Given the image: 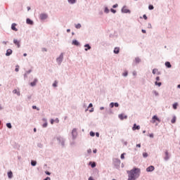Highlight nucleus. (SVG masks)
Masks as SVG:
<instances>
[{
    "label": "nucleus",
    "instance_id": "nucleus-61",
    "mask_svg": "<svg viewBox=\"0 0 180 180\" xmlns=\"http://www.w3.org/2000/svg\"><path fill=\"white\" fill-rule=\"evenodd\" d=\"M142 33L146 34L147 33V31L146 30H141Z\"/></svg>",
    "mask_w": 180,
    "mask_h": 180
},
{
    "label": "nucleus",
    "instance_id": "nucleus-60",
    "mask_svg": "<svg viewBox=\"0 0 180 180\" xmlns=\"http://www.w3.org/2000/svg\"><path fill=\"white\" fill-rule=\"evenodd\" d=\"M149 137L153 139L154 137V134H150Z\"/></svg>",
    "mask_w": 180,
    "mask_h": 180
},
{
    "label": "nucleus",
    "instance_id": "nucleus-13",
    "mask_svg": "<svg viewBox=\"0 0 180 180\" xmlns=\"http://www.w3.org/2000/svg\"><path fill=\"white\" fill-rule=\"evenodd\" d=\"M26 23L27 25H30L31 26H33L34 25V22L30 18H27L26 19Z\"/></svg>",
    "mask_w": 180,
    "mask_h": 180
},
{
    "label": "nucleus",
    "instance_id": "nucleus-32",
    "mask_svg": "<svg viewBox=\"0 0 180 180\" xmlns=\"http://www.w3.org/2000/svg\"><path fill=\"white\" fill-rule=\"evenodd\" d=\"M13 93L16 94L18 95V96H20V91H18V90H16V89H14L13 91Z\"/></svg>",
    "mask_w": 180,
    "mask_h": 180
},
{
    "label": "nucleus",
    "instance_id": "nucleus-28",
    "mask_svg": "<svg viewBox=\"0 0 180 180\" xmlns=\"http://www.w3.org/2000/svg\"><path fill=\"white\" fill-rule=\"evenodd\" d=\"M32 167H36L37 165V162L36 160H31Z\"/></svg>",
    "mask_w": 180,
    "mask_h": 180
},
{
    "label": "nucleus",
    "instance_id": "nucleus-51",
    "mask_svg": "<svg viewBox=\"0 0 180 180\" xmlns=\"http://www.w3.org/2000/svg\"><path fill=\"white\" fill-rule=\"evenodd\" d=\"M45 174H46V175H49V176L51 175V173L49 171H46Z\"/></svg>",
    "mask_w": 180,
    "mask_h": 180
},
{
    "label": "nucleus",
    "instance_id": "nucleus-31",
    "mask_svg": "<svg viewBox=\"0 0 180 180\" xmlns=\"http://www.w3.org/2000/svg\"><path fill=\"white\" fill-rule=\"evenodd\" d=\"M155 85H156V86H161L162 83L161 82H155Z\"/></svg>",
    "mask_w": 180,
    "mask_h": 180
},
{
    "label": "nucleus",
    "instance_id": "nucleus-19",
    "mask_svg": "<svg viewBox=\"0 0 180 180\" xmlns=\"http://www.w3.org/2000/svg\"><path fill=\"white\" fill-rule=\"evenodd\" d=\"M38 81H39V80L37 79V78H35V79L33 80V82H32L30 83V86H36V85H37Z\"/></svg>",
    "mask_w": 180,
    "mask_h": 180
},
{
    "label": "nucleus",
    "instance_id": "nucleus-64",
    "mask_svg": "<svg viewBox=\"0 0 180 180\" xmlns=\"http://www.w3.org/2000/svg\"><path fill=\"white\" fill-rule=\"evenodd\" d=\"M96 137H99V132H96Z\"/></svg>",
    "mask_w": 180,
    "mask_h": 180
},
{
    "label": "nucleus",
    "instance_id": "nucleus-22",
    "mask_svg": "<svg viewBox=\"0 0 180 180\" xmlns=\"http://www.w3.org/2000/svg\"><path fill=\"white\" fill-rule=\"evenodd\" d=\"M132 130H140V125H137L136 124H134Z\"/></svg>",
    "mask_w": 180,
    "mask_h": 180
},
{
    "label": "nucleus",
    "instance_id": "nucleus-54",
    "mask_svg": "<svg viewBox=\"0 0 180 180\" xmlns=\"http://www.w3.org/2000/svg\"><path fill=\"white\" fill-rule=\"evenodd\" d=\"M143 19H144L145 20H147V19H148L147 15H146V14H144V15H143Z\"/></svg>",
    "mask_w": 180,
    "mask_h": 180
},
{
    "label": "nucleus",
    "instance_id": "nucleus-47",
    "mask_svg": "<svg viewBox=\"0 0 180 180\" xmlns=\"http://www.w3.org/2000/svg\"><path fill=\"white\" fill-rule=\"evenodd\" d=\"M32 109H36L37 110H40V108H37L36 105H32Z\"/></svg>",
    "mask_w": 180,
    "mask_h": 180
},
{
    "label": "nucleus",
    "instance_id": "nucleus-48",
    "mask_svg": "<svg viewBox=\"0 0 180 180\" xmlns=\"http://www.w3.org/2000/svg\"><path fill=\"white\" fill-rule=\"evenodd\" d=\"M118 6H119V4H114V5L112 6V8H113V9H116V8H117Z\"/></svg>",
    "mask_w": 180,
    "mask_h": 180
},
{
    "label": "nucleus",
    "instance_id": "nucleus-63",
    "mask_svg": "<svg viewBox=\"0 0 180 180\" xmlns=\"http://www.w3.org/2000/svg\"><path fill=\"white\" fill-rule=\"evenodd\" d=\"M89 112H90V113H92V112H94V108H91L89 110Z\"/></svg>",
    "mask_w": 180,
    "mask_h": 180
},
{
    "label": "nucleus",
    "instance_id": "nucleus-34",
    "mask_svg": "<svg viewBox=\"0 0 180 180\" xmlns=\"http://www.w3.org/2000/svg\"><path fill=\"white\" fill-rule=\"evenodd\" d=\"M152 92H153V94L155 96H160V94L158 93L157 91L153 90Z\"/></svg>",
    "mask_w": 180,
    "mask_h": 180
},
{
    "label": "nucleus",
    "instance_id": "nucleus-56",
    "mask_svg": "<svg viewBox=\"0 0 180 180\" xmlns=\"http://www.w3.org/2000/svg\"><path fill=\"white\" fill-rule=\"evenodd\" d=\"M30 99H32V95L27 96V100L30 101Z\"/></svg>",
    "mask_w": 180,
    "mask_h": 180
},
{
    "label": "nucleus",
    "instance_id": "nucleus-2",
    "mask_svg": "<svg viewBox=\"0 0 180 180\" xmlns=\"http://www.w3.org/2000/svg\"><path fill=\"white\" fill-rule=\"evenodd\" d=\"M63 60H64V53H61L59 57L56 58V63H58V65H61V63H63Z\"/></svg>",
    "mask_w": 180,
    "mask_h": 180
},
{
    "label": "nucleus",
    "instance_id": "nucleus-41",
    "mask_svg": "<svg viewBox=\"0 0 180 180\" xmlns=\"http://www.w3.org/2000/svg\"><path fill=\"white\" fill-rule=\"evenodd\" d=\"M143 158H147V157H148V153H143Z\"/></svg>",
    "mask_w": 180,
    "mask_h": 180
},
{
    "label": "nucleus",
    "instance_id": "nucleus-25",
    "mask_svg": "<svg viewBox=\"0 0 180 180\" xmlns=\"http://www.w3.org/2000/svg\"><path fill=\"white\" fill-rule=\"evenodd\" d=\"M134 63H136V64H140V63H141V59H140L139 57H136L135 58Z\"/></svg>",
    "mask_w": 180,
    "mask_h": 180
},
{
    "label": "nucleus",
    "instance_id": "nucleus-45",
    "mask_svg": "<svg viewBox=\"0 0 180 180\" xmlns=\"http://www.w3.org/2000/svg\"><path fill=\"white\" fill-rule=\"evenodd\" d=\"M124 155H126L125 153L121 154V156H120L121 160H124Z\"/></svg>",
    "mask_w": 180,
    "mask_h": 180
},
{
    "label": "nucleus",
    "instance_id": "nucleus-16",
    "mask_svg": "<svg viewBox=\"0 0 180 180\" xmlns=\"http://www.w3.org/2000/svg\"><path fill=\"white\" fill-rule=\"evenodd\" d=\"M16 26H18L17 23H13L11 25V30H13L14 32H18V28H16Z\"/></svg>",
    "mask_w": 180,
    "mask_h": 180
},
{
    "label": "nucleus",
    "instance_id": "nucleus-53",
    "mask_svg": "<svg viewBox=\"0 0 180 180\" xmlns=\"http://www.w3.org/2000/svg\"><path fill=\"white\" fill-rule=\"evenodd\" d=\"M30 72H32V70H29L25 72V73H27V75H29V74H30Z\"/></svg>",
    "mask_w": 180,
    "mask_h": 180
},
{
    "label": "nucleus",
    "instance_id": "nucleus-1",
    "mask_svg": "<svg viewBox=\"0 0 180 180\" xmlns=\"http://www.w3.org/2000/svg\"><path fill=\"white\" fill-rule=\"evenodd\" d=\"M128 179L127 180H136L138 178H140V174H141V169L138 167H133L132 169L128 170Z\"/></svg>",
    "mask_w": 180,
    "mask_h": 180
},
{
    "label": "nucleus",
    "instance_id": "nucleus-29",
    "mask_svg": "<svg viewBox=\"0 0 180 180\" xmlns=\"http://www.w3.org/2000/svg\"><path fill=\"white\" fill-rule=\"evenodd\" d=\"M68 2L70 4V5H74V4H77V0H68Z\"/></svg>",
    "mask_w": 180,
    "mask_h": 180
},
{
    "label": "nucleus",
    "instance_id": "nucleus-4",
    "mask_svg": "<svg viewBox=\"0 0 180 180\" xmlns=\"http://www.w3.org/2000/svg\"><path fill=\"white\" fill-rule=\"evenodd\" d=\"M57 141H58L59 144H61L62 147L65 146V140L63 137H57Z\"/></svg>",
    "mask_w": 180,
    "mask_h": 180
},
{
    "label": "nucleus",
    "instance_id": "nucleus-52",
    "mask_svg": "<svg viewBox=\"0 0 180 180\" xmlns=\"http://www.w3.org/2000/svg\"><path fill=\"white\" fill-rule=\"evenodd\" d=\"M92 153V150L91 149H88L87 150V154H91Z\"/></svg>",
    "mask_w": 180,
    "mask_h": 180
},
{
    "label": "nucleus",
    "instance_id": "nucleus-44",
    "mask_svg": "<svg viewBox=\"0 0 180 180\" xmlns=\"http://www.w3.org/2000/svg\"><path fill=\"white\" fill-rule=\"evenodd\" d=\"M123 77H127V75H129V72L125 71L123 74H122Z\"/></svg>",
    "mask_w": 180,
    "mask_h": 180
},
{
    "label": "nucleus",
    "instance_id": "nucleus-6",
    "mask_svg": "<svg viewBox=\"0 0 180 180\" xmlns=\"http://www.w3.org/2000/svg\"><path fill=\"white\" fill-rule=\"evenodd\" d=\"M78 136V132H77V129L74 128L72 130V140H75L77 139V136Z\"/></svg>",
    "mask_w": 180,
    "mask_h": 180
},
{
    "label": "nucleus",
    "instance_id": "nucleus-57",
    "mask_svg": "<svg viewBox=\"0 0 180 180\" xmlns=\"http://www.w3.org/2000/svg\"><path fill=\"white\" fill-rule=\"evenodd\" d=\"M156 82H158L160 81V76L155 77Z\"/></svg>",
    "mask_w": 180,
    "mask_h": 180
},
{
    "label": "nucleus",
    "instance_id": "nucleus-24",
    "mask_svg": "<svg viewBox=\"0 0 180 180\" xmlns=\"http://www.w3.org/2000/svg\"><path fill=\"white\" fill-rule=\"evenodd\" d=\"M89 165H90L92 168H95L96 167V162H89Z\"/></svg>",
    "mask_w": 180,
    "mask_h": 180
},
{
    "label": "nucleus",
    "instance_id": "nucleus-35",
    "mask_svg": "<svg viewBox=\"0 0 180 180\" xmlns=\"http://www.w3.org/2000/svg\"><path fill=\"white\" fill-rule=\"evenodd\" d=\"M6 127H8V129H12V124L11 122L6 123Z\"/></svg>",
    "mask_w": 180,
    "mask_h": 180
},
{
    "label": "nucleus",
    "instance_id": "nucleus-50",
    "mask_svg": "<svg viewBox=\"0 0 180 180\" xmlns=\"http://www.w3.org/2000/svg\"><path fill=\"white\" fill-rule=\"evenodd\" d=\"M110 12H112V13H116V10L114 8H110Z\"/></svg>",
    "mask_w": 180,
    "mask_h": 180
},
{
    "label": "nucleus",
    "instance_id": "nucleus-58",
    "mask_svg": "<svg viewBox=\"0 0 180 180\" xmlns=\"http://www.w3.org/2000/svg\"><path fill=\"white\" fill-rule=\"evenodd\" d=\"M43 180H51V179L49 176L46 177Z\"/></svg>",
    "mask_w": 180,
    "mask_h": 180
},
{
    "label": "nucleus",
    "instance_id": "nucleus-42",
    "mask_svg": "<svg viewBox=\"0 0 180 180\" xmlns=\"http://www.w3.org/2000/svg\"><path fill=\"white\" fill-rule=\"evenodd\" d=\"M15 72H19V65H17L15 66Z\"/></svg>",
    "mask_w": 180,
    "mask_h": 180
},
{
    "label": "nucleus",
    "instance_id": "nucleus-7",
    "mask_svg": "<svg viewBox=\"0 0 180 180\" xmlns=\"http://www.w3.org/2000/svg\"><path fill=\"white\" fill-rule=\"evenodd\" d=\"M151 123H155V122H158L159 123L161 122V120L159 119L158 116L157 115H153L152 117V120L150 121Z\"/></svg>",
    "mask_w": 180,
    "mask_h": 180
},
{
    "label": "nucleus",
    "instance_id": "nucleus-8",
    "mask_svg": "<svg viewBox=\"0 0 180 180\" xmlns=\"http://www.w3.org/2000/svg\"><path fill=\"white\" fill-rule=\"evenodd\" d=\"M49 18V15L46 13H41L39 16V19L41 20H46Z\"/></svg>",
    "mask_w": 180,
    "mask_h": 180
},
{
    "label": "nucleus",
    "instance_id": "nucleus-33",
    "mask_svg": "<svg viewBox=\"0 0 180 180\" xmlns=\"http://www.w3.org/2000/svg\"><path fill=\"white\" fill-rule=\"evenodd\" d=\"M58 82H57V80H56L53 83V84H52V86H53L54 88H57V86H58Z\"/></svg>",
    "mask_w": 180,
    "mask_h": 180
},
{
    "label": "nucleus",
    "instance_id": "nucleus-62",
    "mask_svg": "<svg viewBox=\"0 0 180 180\" xmlns=\"http://www.w3.org/2000/svg\"><path fill=\"white\" fill-rule=\"evenodd\" d=\"M54 122H55V121H54V119H51V124H53L54 123Z\"/></svg>",
    "mask_w": 180,
    "mask_h": 180
},
{
    "label": "nucleus",
    "instance_id": "nucleus-26",
    "mask_svg": "<svg viewBox=\"0 0 180 180\" xmlns=\"http://www.w3.org/2000/svg\"><path fill=\"white\" fill-rule=\"evenodd\" d=\"M171 123H172V124H174V123H176V116L173 115V118L171 120Z\"/></svg>",
    "mask_w": 180,
    "mask_h": 180
},
{
    "label": "nucleus",
    "instance_id": "nucleus-36",
    "mask_svg": "<svg viewBox=\"0 0 180 180\" xmlns=\"http://www.w3.org/2000/svg\"><path fill=\"white\" fill-rule=\"evenodd\" d=\"M148 9L149 11H153V9H154V6L153 4H150L148 6Z\"/></svg>",
    "mask_w": 180,
    "mask_h": 180
},
{
    "label": "nucleus",
    "instance_id": "nucleus-9",
    "mask_svg": "<svg viewBox=\"0 0 180 180\" xmlns=\"http://www.w3.org/2000/svg\"><path fill=\"white\" fill-rule=\"evenodd\" d=\"M118 117L120 120H124L127 119V115H124V113H121L118 115Z\"/></svg>",
    "mask_w": 180,
    "mask_h": 180
},
{
    "label": "nucleus",
    "instance_id": "nucleus-43",
    "mask_svg": "<svg viewBox=\"0 0 180 180\" xmlns=\"http://www.w3.org/2000/svg\"><path fill=\"white\" fill-rule=\"evenodd\" d=\"M157 71H158V69H157V68L153 69L152 71V74H153L155 75V74H156Z\"/></svg>",
    "mask_w": 180,
    "mask_h": 180
},
{
    "label": "nucleus",
    "instance_id": "nucleus-39",
    "mask_svg": "<svg viewBox=\"0 0 180 180\" xmlns=\"http://www.w3.org/2000/svg\"><path fill=\"white\" fill-rule=\"evenodd\" d=\"M92 106H94V105L92 104V103H90L89 104L88 108L85 110V111L86 112L88 110V109H89V108H92Z\"/></svg>",
    "mask_w": 180,
    "mask_h": 180
},
{
    "label": "nucleus",
    "instance_id": "nucleus-37",
    "mask_svg": "<svg viewBox=\"0 0 180 180\" xmlns=\"http://www.w3.org/2000/svg\"><path fill=\"white\" fill-rule=\"evenodd\" d=\"M104 12L105 13H109L110 12L109 8L108 7H105Z\"/></svg>",
    "mask_w": 180,
    "mask_h": 180
},
{
    "label": "nucleus",
    "instance_id": "nucleus-11",
    "mask_svg": "<svg viewBox=\"0 0 180 180\" xmlns=\"http://www.w3.org/2000/svg\"><path fill=\"white\" fill-rule=\"evenodd\" d=\"M155 169V167L153 165L149 166L146 168V172H153Z\"/></svg>",
    "mask_w": 180,
    "mask_h": 180
},
{
    "label": "nucleus",
    "instance_id": "nucleus-38",
    "mask_svg": "<svg viewBox=\"0 0 180 180\" xmlns=\"http://www.w3.org/2000/svg\"><path fill=\"white\" fill-rule=\"evenodd\" d=\"M89 135L91 136V137H95V132L91 131Z\"/></svg>",
    "mask_w": 180,
    "mask_h": 180
},
{
    "label": "nucleus",
    "instance_id": "nucleus-17",
    "mask_svg": "<svg viewBox=\"0 0 180 180\" xmlns=\"http://www.w3.org/2000/svg\"><path fill=\"white\" fill-rule=\"evenodd\" d=\"M12 53H13V51H12V49H7L6 53V57H9V56H11Z\"/></svg>",
    "mask_w": 180,
    "mask_h": 180
},
{
    "label": "nucleus",
    "instance_id": "nucleus-23",
    "mask_svg": "<svg viewBox=\"0 0 180 180\" xmlns=\"http://www.w3.org/2000/svg\"><path fill=\"white\" fill-rule=\"evenodd\" d=\"M114 54H119L120 53V48L115 47L113 51Z\"/></svg>",
    "mask_w": 180,
    "mask_h": 180
},
{
    "label": "nucleus",
    "instance_id": "nucleus-18",
    "mask_svg": "<svg viewBox=\"0 0 180 180\" xmlns=\"http://www.w3.org/2000/svg\"><path fill=\"white\" fill-rule=\"evenodd\" d=\"M165 157L164 158L165 161H168L169 160V153H168V150H166L165 152Z\"/></svg>",
    "mask_w": 180,
    "mask_h": 180
},
{
    "label": "nucleus",
    "instance_id": "nucleus-30",
    "mask_svg": "<svg viewBox=\"0 0 180 180\" xmlns=\"http://www.w3.org/2000/svg\"><path fill=\"white\" fill-rule=\"evenodd\" d=\"M172 108H173V109H174V110L178 109V103H174L172 105Z\"/></svg>",
    "mask_w": 180,
    "mask_h": 180
},
{
    "label": "nucleus",
    "instance_id": "nucleus-59",
    "mask_svg": "<svg viewBox=\"0 0 180 180\" xmlns=\"http://www.w3.org/2000/svg\"><path fill=\"white\" fill-rule=\"evenodd\" d=\"M136 147H138L139 148H141V143L136 144Z\"/></svg>",
    "mask_w": 180,
    "mask_h": 180
},
{
    "label": "nucleus",
    "instance_id": "nucleus-3",
    "mask_svg": "<svg viewBox=\"0 0 180 180\" xmlns=\"http://www.w3.org/2000/svg\"><path fill=\"white\" fill-rule=\"evenodd\" d=\"M113 164H114L115 167L117 169H119V168H120V159H117V158L114 159Z\"/></svg>",
    "mask_w": 180,
    "mask_h": 180
},
{
    "label": "nucleus",
    "instance_id": "nucleus-21",
    "mask_svg": "<svg viewBox=\"0 0 180 180\" xmlns=\"http://www.w3.org/2000/svg\"><path fill=\"white\" fill-rule=\"evenodd\" d=\"M7 175L9 179H12V178H13V172H12V171L8 172Z\"/></svg>",
    "mask_w": 180,
    "mask_h": 180
},
{
    "label": "nucleus",
    "instance_id": "nucleus-14",
    "mask_svg": "<svg viewBox=\"0 0 180 180\" xmlns=\"http://www.w3.org/2000/svg\"><path fill=\"white\" fill-rule=\"evenodd\" d=\"M72 46H76L77 47H78L80 45V43H79V41H78V40L73 39L72 41Z\"/></svg>",
    "mask_w": 180,
    "mask_h": 180
},
{
    "label": "nucleus",
    "instance_id": "nucleus-12",
    "mask_svg": "<svg viewBox=\"0 0 180 180\" xmlns=\"http://www.w3.org/2000/svg\"><path fill=\"white\" fill-rule=\"evenodd\" d=\"M13 43L15 46H17L18 49H20V41H18V39H14Z\"/></svg>",
    "mask_w": 180,
    "mask_h": 180
},
{
    "label": "nucleus",
    "instance_id": "nucleus-5",
    "mask_svg": "<svg viewBox=\"0 0 180 180\" xmlns=\"http://www.w3.org/2000/svg\"><path fill=\"white\" fill-rule=\"evenodd\" d=\"M127 8V6H124L122 9H121V12L122 13H131V11H130V9L129 8Z\"/></svg>",
    "mask_w": 180,
    "mask_h": 180
},
{
    "label": "nucleus",
    "instance_id": "nucleus-40",
    "mask_svg": "<svg viewBox=\"0 0 180 180\" xmlns=\"http://www.w3.org/2000/svg\"><path fill=\"white\" fill-rule=\"evenodd\" d=\"M81 27L82 25L80 23H78L77 25H75L76 29H81Z\"/></svg>",
    "mask_w": 180,
    "mask_h": 180
},
{
    "label": "nucleus",
    "instance_id": "nucleus-46",
    "mask_svg": "<svg viewBox=\"0 0 180 180\" xmlns=\"http://www.w3.org/2000/svg\"><path fill=\"white\" fill-rule=\"evenodd\" d=\"M48 124H49L47 123V122H44V123L42 124V127H44V128L47 127Z\"/></svg>",
    "mask_w": 180,
    "mask_h": 180
},
{
    "label": "nucleus",
    "instance_id": "nucleus-20",
    "mask_svg": "<svg viewBox=\"0 0 180 180\" xmlns=\"http://www.w3.org/2000/svg\"><path fill=\"white\" fill-rule=\"evenodd\" d=\"M165 65L167 68H171L172 67V65H171V62L169 61H166Z\"/></svg>",
    "mask_w": 180,
    "mask_h": 180
},
{
    "label": "nucleus",
    "instance_id": "nucleus-15",
    "mask_svg": "<svg viewBox=\"0 0 180 180\" xmlns=\"http://www.w3.org/2000/svg\"><path fill=\"white\" fill-rule=\"evenodd\" d=\"M84 47H85L84 51H88V50H91V49H92L89 44H84Z\"/></svg>",
    "mask_w": 180,
    "mask_h": 180
},
{
    "label": "nucleus",
    "instance_id": "nucleus-55",
    "mask_svg": "<svg viewBox=\"0 0 180 180\" xmlns=\"http://www.w3.org/2000/svg\"><path fill=\"white\" fill-rule=\"evenodd\" d=\"M54 121L56 122V123H60V120H58V118H56Z\"/></svg>",
    "mask_w": 180,
    "mask_h": 180
},
{
    "label": "nucleus",
    "instance_id": "nucleus-49",
    "mask_svg": "<svg viewBox=\"0 0 180 180\" xmlns=\"http://www.w3.org/2000/svg\"><path fill=\"white\" fill-rule=\"evenodd\" d=\"M153 28V26L151 25V23H148V29H152Z\"/></svg>",
    "mask_w": 180,
    "mask_h": 180
},
{
    "label": "nucleus",
    "instance_id": "nucleus-27",
    "mask_svg": "<svg viewBox=\"0 0 180 180\" xmlns=\"http://www.w3.org/2000/svg\"><path fill=\"white\" fill-rule=\"evenodd\" d=\"M105 110L108 115H113V111L110 108H105Z\"/></svg>",
    "mask_w": 180,
    "mask_h": 180
},
{
    "label": "nucleus",
    "instance_id": "nucleus-10",
    "mask_svg": "<svg viewBox=\"0 0 180 180\" xmlns=\"http://www.w3.org/2000/svg\"><path fill=\"white\" fill-rule=\"evenodd\" d=\"M110 108H119V103L116 102V103H110L109 105Z\"/></svg>",
    "mask_w": 180,
    "mask_h": 180
}]
</instances>
